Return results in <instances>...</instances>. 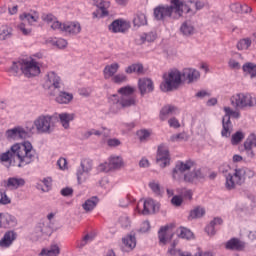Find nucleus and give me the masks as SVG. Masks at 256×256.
Returning <instances> with one entry per match:
<instances>
[{
	"label": "nucleus",
	"mask_w": 256,
	"mask_h": 256,
	"mask_svg": "<svg viewBox=\"0 0 256 256\" xmlns=\"http://www.w3.org/2000/svg\"><path fill=\"white\" fill-rule=\"evenodd\" d=\"M31 131H33V127H27L25 129L21 126H17L6 131V138L12 139L13 141H19V139H29V137H31Z\"/></svg>",
	"instance_id": "obj_10"
},
{
	"label": "nucleus",
	"mask_w": 256,
	"mask_h": 256,
	"mask_svg": "<svg viewBox=\"0 0 256 256\" xmlns=\"http://www.w3.org/2000/svg\"><path fill=\"white\" fill-rule=\"evenodd\" d=\"M161 204L156 202L155 200L148 198L143 202V210L139 209V205L135 207V211L137 213H141V215H151L159 212Z\"/></svg>",
	"instance_id": "obj_12"
},
{
	"label": "nucleus",
	"mask_w": 256,
	"mask_h": 256,
	"mask_svg": "<svg viewBox=\"0 0 256 256\" xmlns=\"http://www.w3.org/2000/svg\"><path fill=\"white\" fill-rule=\"evenodd\" d=\"M34 127L38 133H53L55 130V117L51 115H40L34 120Z\"/></svg>",
	"instance_id": "obj_7"
},
{
	"label": "nucleus",
	"mask_w": 256,
	"mask_h": 256,
	"mask_svg": "<svg viewBox=\"0 0 256 256\" xmlns=\"http://www.w3.org/2000/svg\"><path fill=\"white\" fill-rule=\"evenodd\" d=\"M184 181L186 183H195V181H197L194 170L192 172L184 174Z\"/></svg>",
	"instance_id": "obj_54"
},
{
	"label": "nucleus",
	"mask_w": 256,
	"mask_h": 256,
	"mask_svg": "<svg viewBox=\"0 0 256 256\" xmlns=\"http://www.w3.org/2000/svg\"><path fill=\"white\" fill-rule=\"evenodd\" d=\"M255 172L247 167H237L234 169V173L226 175L225 187L228 191H233L237 185H244L247 179H253Z\"/></svg>",
	"instance_id": "obj_3"
},
{
	"label": "nucleus",
	"mask_w": 256,
	"mask_h": 256,
	"mask_svg": "<svg viewBox=\"0 0 256 256\" xmlns=\"http://www.w3.org/2000/svg\"><path fill=\"white\" fill-rule=\"evenodd\" d=\"M0 205H11V198L7 196V192L2 190V195L0 196Z\"/></svg>",
	"instance_id": "obj_55"
},
{
	"label": "nucleus",
	"mask_w": 256,
	"mask_h": 256,
	"mask_svg": "<svg viewBox=\"0 0 256 256\" xmlns=\"http://www.w3.org/2000/svg\"><path fill=\"white\" fill-rule=\"evenodd\" d=\"M42 20L47 23L53 29V31H59V28L61 27V22L57 20V17L53 14H43Z\"/></svg>",
	"instance_id": "obj_24"
},
{
	"label": "nucleus",
	"mask_w": 256,
	"mask_h": 256,
	"mask_svg": "<svg viewBox=\"0 0 256 256\" xmlns=\"http://www.w3.org/2000/svg\"><path fill=\"white\" fill-rule=\"evenodd\" d=\"M111 81L115 85H123V83H127L128 77L125 73H118L112 77Z\"/></svg>",
	"instance_id": "obj_47"
},
{
	"label": "nucleus",
	"mask_w": 256,
	"mask_h": 256,
	"mask_svg": "<svg viewBox=\"0 0 256 256\" xmlns=\"http://www.w3.org/2000/svg\"><path fill=\"white\" fill-rule=\"evenodd\" d=\"M17 226V218L9 213H0V228L11 229Z\"/></svg>",
	"instance_id": "obj_17"
},
{
	"label": "nucleus",
	"mask_w": 256,
	"mask_h": 256,
	"mask_svg": "<svg viewBox=\"0 0 256 256\" xmlns=\"http://www.w3.org/2000/svg\"><path fill=\"white\" fill-rule=\"evenodd\" d=\"M51 233H53V228H51L49 223H42L36 227V233L32 234V239L37 240L43 237V235H51Z\"/></svg>",
	"instance_id": "obj_21"
},
{
	"label": "nucleus",
	"mask_w": 256,
	"mask_h": 256,
	"mask_svg": "<svg viewBox=\"0 0 256 256\" xmlns=\"http://www.w3.org/2000/svg\"><path fill=\"white\" fill-rule=\"evenodd\" d=\"M25 185V179L18 177H10L6 182V187L8 189H19V187H23Z\"/></svg>",
	"instance_id": "obj_32"
},
{
	"label": "nucleus",
	"mask_w": 256,
	"mask_h": 256,
	"mask_svg": "<svg viewBox=\"0 0 256 256\" xmlns=\"http://www.w3.org/2000/svg\"><path fill=\"white\" fill-rule=\"evenodd\" d=\"M138 87L142 97L143 95H145V93H152V91H154L155 89V86L153 85V80L149 78L139 79Z\"/></svg>",
	"instance_id": "obj_19"
},
{
	"label": "nucleus",
	"mask_w": 256,
	"mask_h": 256,
	"mask_svg": "<svg viewBox=\"0 0 256 256\" xmlns=\"http://www.w3.org/2000/svg\"><path fill=\"white\" fill-rule=\"evenodd\" d=\"M59 119L62 127H64V129H69V122L75 120V114L61 113L59 114Z\"/></svg>",
	"instance_id": "obj_39"
},
{
	"label": "nucleus",
	"mask_w": 256,
	"mask_h": 256,
	"mask_svg": "<svg viewBox=\"0 0 256 256\" xmlns=\"http://www.w3.org/2000/svg\"><path fill=\"white\" fill-rule=\"evenodd\" d=\"M53 45L58 47V49H65V47H67V40L58 38L57 40L53 41Z\"/></svg>",
	"instance_id": "obj_58"
},
{
	"label": "nucleus",
	"mask_w": 256,
	"mask_h": 256,
	"mask_svg": "<svg viewBox=\"0 0 256 256\" xmlns=\"http://www.w3.org/2000/svg\"><path fill=\"white\" fill-rule=\"evenodd\" d=\"M98 203L99 198H97V196L91 197L82 204V209H84L86 213H91V211L97 207Z\"/></svg>",
	"instance_id": "obj_34"
},
{
	"label": "nucleus",
	"mask_w": 256,
	"mask_h": 256,
	"mask_svg": "<svg viewBox=\"0 0 256 256\" xmlns=\"http://www.w3.org/2000/svg\"><path fill=\"white\" fill-rule=\"evenodd\" d=\"M182 77H183V79L188 81V83H193V81H197V79H199V77H201V74L199 73V71H197L195 69L184 68L182 71Z\"/></svg>",
	"instance_id": "obj_25"
},
{
	"label": "nucleus",
	"mask_w": 256,
	"mask_h": 256,
	"mask_svg": "<svg viewBox=\"0 0 256 256\" xmlns=\"http://www.w3.org/2000/svg\"><path fill=\"white\" fill-rule=\"evenodd\" d=\"M41 73L39 62L32 60H24L23 75L25 77H37Z\"/></svg>",
	"instance_id": "obj_13"
},
{
	"label": "nucleus",
	"mask_w": 256,
	"mask_h": 256,
	"mask_svg": "<svg viewBox=\"0 0 256 256\" xmlns=\"http://www.w3.org/2000/svg\"><path fill=\"white\" fill-rule=\"evenodd\" d=\"M253 147L256 148V134H250L244 142L245 151H251Z\"/></svg>",
	"instance_id": "obj_42"
},
{
	"label": "nucleus",
	"mask_w": 256,
	"mask_h": 256,
	"mask_svg": "<svg viewBox=\"0 0 256 256\" xmlns=\"http://www.w3.org/2000/svg\"><path fill=\"white\" fill-rule=\"evenodd\" d=\"M218 225H223V219L221 217H215L209 225L206 226L205 231L208 235H215V233H217L215 229Z\"/></svg>",
	"instance_id": "obj_33"
},
{
	"label": "nucleus",
	"mask_w": 256,
	"mask_h": 256,
	"mask_svg": "<svg viewBox=\"0 0 256 256\" xmlns=\"http://www.w3.org/2000/svg\"><path fill=\"white\" fill-rule=\"evenodd\" d=\"M117 71H119V63L108 64L103 69L104 79L107 81L109 79H113L117 75Z\"/></svg>",
	"instance_id": "obj_23"
},
{
	"label": "nucleus",
	"mask_w": 256,
	"mask_h": 256,
	"mask_svg": "<svg viewBox=\"0 0 256 256\" xmlns=\"http://www.w3.org/2000/svg\"><path fill=\"white\" fill-rule=\"evenodd\" d=\"M93 171V160L84 158L81 160L80 167L77 169L76 176L78 184L81 185L89 179V174Z\"/></svg>",
	"instance_id": "obj_9"
},
{
	"label": "nucleus",
	"mask_w": 256,
	"mask_h": 256,
	"mask_svg": "<svg viewBox=\"0 0 256 256\" xmlns=\"http://www.w3.org/2000/svg\"><path fill=\"white\" fill-rule=\"evenodd\" d=\"M193 165H195V162L192 160H187L186 162L178 161L172 170V177L176 181L181 179V175L185 173V171H189L192 169Z\"/></svg>",
	"instance_id": "obj_15"
},
{
	"label": "nucleus",
	"mask_w": 256,
	"mask_h": 256,
	"mask_svg": "<svg viewBox=\"0 0 256 256\" xmlns=\"http://www.w3.org/2000/svg\"><path fill=\"white\" fill-rule=\"evenodd\" d=\"M119 223L122 229H127V227H129V217L127 216L120 217Z\"/></svg>",
	"instance_id": "obj_63"
},
{
	"label": "nucleus",
	"mask_w": 256,
	"mask_h": 256,
	"mask_svg": "<svg viewBox=\"0 0 256 256\" xmlns=\"http://www.w3.org/2000/svg\"><path fill=\"white\" fill-rule=\"evenodd\" d=\"M148 185L155 195H161V185L159 182L151 181Z\"/></svg>",
	"instance_id": "obj_52"
},
{
	"label": "nucleus",
	"mask_w": 256,
	"mask_h": 256,
	"mask_svg": "<svg viewBox=\"0 0 256 256\" xmlns=\"http://www.w3.org/2000/svg\"><path fill=\"white\" fill-rule=\"evenodd\" d=\"M230 9L233 13H251V7L247 4H241L240 2L232 3Z\"/></svg>",
	"instance_id": "obj_35"
},
{
	"label": "nucleus",
	"mask_w": 256,
	"mask_h": 256,
	"mask_svg": "<svg viewBox=\"0 0 256 256\" xmlns=\"http://www.w3.org/2000/svg\"><path fill=\"white\" fill-rule=\"evenodd\" d=\"M55 101L56 103H60V105H69V103L73 101V95L71 93L59 90Z\"/></svg>",
	"instance_id": "obj_29"
},
{
	"label": "nucleus",
	"mask_w": 256,
	"mask_h": 256,
	"mask_svg": "<svg viewBox=\"0 0 256 256\" xmlns=\"http://www.w3.org/2000/svg\"><path fill=\"white\" fill-rule=\"evenodd\" d=\"M232 107L235 109H245V107H255L256 98L251 94L238 93L230 98Z\"/></svg>",
	"instance_id": "obj_6"
},
{
	"label": "nucleus",
	"mask_w": 256,
	"mask_h": 256,
	"mask_svg": "<svg viewBox=\"0 0 256 256\" xmlns=\"http://www.w3.org/2000/svg\"><path fill=\"white\" fill-rule=\"evenodd\" d=\"M137 247V238L135 237V234L133 232L129 235V249L130 251H133Z\"/></svg>",
	"instance_id": "obj_56"
},
{
	"label": "nucleus",
	"mask_w": 256,
	"mask_h": 256,
	"mask_svg": "<svg viewBox=\"0 0 256 256\" xmlns=\"http://www.w3.org/2000/svg\"><path fill=\"white\" fill-rule=\"evenodd\" d=\"M122 251L127 252L129 249V235H126L124 238H122Z\"/></svg>",
	"instance_id": "obj_64"
},
{
	"label": "nucleus",
	"mask_w": 256,
	"mask_h": 256,
	"mask_svg": "<svg viewBox=\"0 0 256 256\" xmlns=\"http://www.w3.org/2000/svg\"><path fill=\"white\" fill-rule=\"evenodd\" d=\"M225 115L223 116V119L231 121L232 119H239L241 117V112L237 110L231 109V107H224Z\"/></svg>",
	"instance_id": "obj_40"
},
{
	"label": "nucleus",
	"mask_w": 256,
	"mask_h": 256,
	"mask_svg": "<svg viewBox=\"0 0 256 256\" xmlns=\"http://www.w3.org/2000/svg\"><path fill=\"white\" fill-rule=\"evenodd\" d=\"M97 169L100 173H109V171H111V168L109 167V162L100 164Z\"/></svg>",
	"instance_id": "obj_61"
},
{
	"label": "nucleus",
	"mask_w": 256,
	"mask_h": 256,
	"mask_svg": "<svg viewBox=\"0 0 256 256\" xmlns=\"http://www.w3.org/2000/svg\"><path fill=\"white\" fill-rule=\"evenodd\" d=\"M61 253V248L59 245L52 244L49 248H43L39 253V256H59Z\"/></svg>",
	"instance_id": "obj_31"
},
{
	"label": "nucleus",
	"mask_w": 256,
	"mask_h": 256,
	"mask_svg": "<svg viewBox=\"0 0 256 256\" xmlns=\"http://www.w3.org/2000/svg\"><path fill=\"white\" fill-rule=\"evenodd\" d=\"M108 147H119L121 145V140L117 138H110L107 140Z\"/></svg>",
	"instance_id": "obj_60"
},
{
	"label": "nucleus",
	"mask_w": 256,
	"mask_h": 256,
	"mask_svg": "<svg viewBox=\"0 0 256 256\" xmlns=\"http://www.w3.org/2000/svg\"><path fill=\"white\" fill-rule=\"evenodd\" d=\"M20 20L23 21V23H20L18 25L19 31H21V33H23L24 35H31V28H27L25 26V23H28L30 25H33V23H37V21H39V15H37V13L31 14L24 12L20 15Z\"/></svg>",
	"instance_id": "obj_11"
},
{
	"label": "nucleus",
	"mask_w": 256,
	"mask_h": 256,
	"mask_svg": "<svg viewBox=\"0 0 256 256\" xmlns=\"http://www.w3.org/2000/svg\"><path fill=\"white\" fill-rule=\"evenodd\" d=\"M108 29L112 33H125L129 29V24L123 19H116L108 26Z\"/></svg>",
	"instance_id": "obj_18"
},
{
	"label": "nucleus",
	"mask_w": 256,
	"mask_h": 256,
	"mask_svg": "<svg viewBox=\"0 0 256 256\" xmlns=\"http://www.w3.org/2000/svg\"><path fill=\"white\" fill-rule=\"evenodd\" d=\"M136 135L141 143H145V141H147V139L151 137V132H149V130L143 129L137 131Z\"/></svg>",
	"instance_id": "obj_51"
},
{
	"label": "nucleus",
	"mask_w": 256,
	"mask_h": 256,
	"mask_svg": "<svg viewBox=\"0 0 256 256\" xmlns=\"http://www.w3.org/2000/svg\"><path fill=\"white\" fill-rule=\"evenodd\" d=\"M15 239H17V233H15V231H7L0 240V247H2V249L9 248L13 245Z\"/></svg>",
	"instance_id": "obj_22"
},
{
	"label": "nucleus",
	"mask_w": 256,
	"mask_h": 256,
	"mask_svg": "<svg viewBox=\"0 0 256 256\" xmlns=\"http://www.w3.org/2000/svg\"><path fill=\"white\" fill-rule=\"evenodd\" d=\"M174 224H167L165 226H162L158 231V238L160 243H163L165 245L167 243V233L171 231V229H174Z\"/></svg>",
	"instance_id": "obj_30"
},
{
	"label": "nucleus",
	"mask_w": 256,
	"mask_h": 256,
	"mask_svg": "<svg viewBox=\"0 0 256 256\" xmlns=\"http://www.w3.org/2000/svg\"><path fill=\"white\" fill-rule=\"evenodd\" d=\"M164 81L160 84V89L163 93H169L179 89L183 84V74L178 69H173L168 74L163 75Z\"/></svg>",
	"instance_id": "obj_5"
},
{
	"label": "nucleus",
	"mask_w": 256,
	"mask_h": 256,
	"mask_svg": "<svg viewBox=\"0 0 256 256\" xmlns=\"http://www.w3.org/2000/svg\"><path fill=\"white\" fill-rule=\"evenodd\" d=\"M156 163L162 169H165V167H167V165L171 163V157L169 156V149H167V147H165V145L163 144L158 146Z\"/></svg>",
	"instance_id": "obj_14"
},
{
	"label": "nucleus",
	"mask_w": 256,
	"mask_h": 256,
	"mask_svg": "<svg viewBox=\"0 0 256 256\" xmlns=\"http://www.w3.org/2000/svg\"><path fill=\"white\" fill-rule=\"evenodd\" d=\"M93 239H95V235L86 234L79 244L80 249H83V247H85V245H87V243H91V241H93Z\"/></svg>",
	"instance_id": "obj_53"
},
{
	"label": "nucleus",
	"mask_w": 256,
	"mask_h": 256,
	"mask_svg": "<svg viewBox=\"0 0 256 256\" xmlns=\"http://www.w3.org/2000/svg\"><path fill=\"white\" fill-rule=\"evenodd\" d=\"M58 31H61L62 33H68V35H79V33H81V24H79V22H60Z\"/></svg>",
	"instance_id": "obj_16"
},
{
	"label": "nucleus",
	"mask_w": 256,
	"mask_h": 256,
	"mask_svg": "<svg viewBox=\"0 0 256 256\" xmlns=\"http://www.w3.org/2000/svg\"><path fill=\"white\" fill-rule=\"evenodd\" d=\"M157 39V33L155 32H148V33H143L140 36L141 43H153Z\"/></svg>",
	"instance_id": "obj_48"
},
{
	"label": "nucleus",
	"mask_w": 256,
	"mask_h": 256,
	"mask_svg": "<svg viewBox=\"0 0 256 256\" xmlns=\"http://www.w3.org/2000/svg\"><path fill=\"white\" fill-rule=\"evenodd\" d=\"M35 157H37V152L33 149V144L24 141L12 145L8 151L0 154V161L21 169L31 165L35 161Z\"/></svg>",
	"instance_id": "obj_1"
},
{
	"label": "nucleus",
	"mask_w": 256,
	"mask_h": 256,
	"mask_svg": "<svg viewBox=\"0 0 256 256\" xmlns=\"http://www.w3.org/2000/svg\"><path fill=\"white\" fill-rule=\"evenodd\" d=\"M177 111V107L173 105H165L161 108L159 113L160 121H167L169 119V115H173Z\"/></svg>",
	"instance_id": "obj_27"
},
{
	"label": "nucleus",
	"mask_w": 256,
	"mask_h": 256,
	"mask_svg": "<svg viewBox=\"0 0 256 256\" xmlns=\"http://www.w3.org/2000/svg\"><path fill=\"white\" fill-rule=\"evenodd\" d=\"M177 235L180 239H186L187 241H189L195 237V235L192 233V231L185 227H180L177 230Z\"/></svg>",
	"instance_id": "obj_41"
},
{
	"label": "nucleus",
	"mask_w": 256,
	"mask_h": 256,
	"mask_svg": "<svg viewBox=\"0 0 256 256\" xmlns=\"http://www.w3.org/2000/svg\"><path fill=\"white\" fill-rule=\"evenodd\" d=\"M117 93L108 97L111 113H119L129 107V85L119 88Z\"/></svg>",
	"instance_id": "obj_4"
},
{
	"label": "nucleus",
	"mask_w": 256,
	"mask_h": 256,
	"mask_svg": "<svg viewBox=\"0 0 256 256\" xmlns=\"http://www.w3.org/2000/svg\"><path fill=\"white\" fill-rule=\"evenodd\" d=\"M148 24L147 15L144 13L138 12L134 15L133 18V30L137 31L140 27H145Z\"/></svg>",
	"instance_id": "obj_26"
},
{
	"label": "nucleus",
	"mask_w": 256,
	"mask_h": 256,
	"mask_svg": "<svg viewBox=\"0 0 256 256\" xmlns=\"http://www.w3.org/2000/svg\"><path fill=\"white\" fill-rule=\"evenodd\" d=\"M108 165L111 171L121 169L123 167V158L121 156H110Z\"/></svg>",
	"instance_id": "obj_37"
},
{
	"label": "nucleus",
	"mask_w": 256,
	"mask_h": 256,
	"mask_svg": "<svg viewBox=\"0 0 256 256\" xmlns=\"http://www.w3.org/2000/svg\"><path fill=\"white\" fill-rule=\"evenodd\" d=\"M13 33V29L7 25H3L0 27V41H5L6 39H10Z\"/></svg>",
	"instance_id": "obj_43"
},
{
	"label": "nucleus",
	"mask_w": 256,
	"mask_h": 256,
	"mask_svg": "<svg viewBox=\"0 0 256 256\" xmlns=\"http://www.w3.org/2000/svg\"><path fill=\"white\" fill-rule=\"evenodd\" d=\"M245 139V134L241 131H237L232 135L231 143L232 145H239Z\"/></svg>",
	"instance_id": "obj_49"
},
{
	"label": "nucleus",
	"mask_w": 256,
	"mask_h": 256,
	"mask_svg": "<svg viewBox=\"0 0 256 256\" xmlns=\"http://www.w3.org/2000/svg\"><path fill=\"white\" fill-rule=\"evenodd\" d=\"M245 247V242L241 241L239 238H231L225 244V249L228 251H244Z\"/></svg>",
	"instance_id": "obj_20"
},
{
	"label": "nucleus",
	"mask_w": 256,
	"mask_h": 256,
	"mask_svg": "<svg viewBox=\"0 0 256 256\" xmlns=\"http://www.w3.org/2000/svg\"><path fill=\"white\" fill-rule=\"evenodd\" d=\"M256 64L251 63V62H247L243 65L242 69L244 71V73H249V75L251 74V72L253 71V68L255 67Z\"/></svg>",
	"instance_id": "obj_62"
},
{
	"label": "nucleus",
	"mask_w": 256,
	"mask_h": 256,
	"mask_svg": "<svg viewBox=\"0 0 256 256\" xmlns=\"http://www.w3.org/2000/svg\"><path fill=\"white\" fill-rule=\"evenodd\" d=\"M180 31L182 34L186 35V37H189V35H193V32L195 31V27H193L191 22L186 21L181 25Z\"/></svg>",
	"instance_id": "obj_44"
},
{
	"label": "nucleus",
	"mask_w": 256,
	"mask_h": 256,
	"mask_svg": "<svg viewBox=\"0 0 256 256\" xmlns=\"http://www.w3.org/2000/svg\"><path fill=\"white\" fill-rule=\"evenodd\" d=\"M23 67H24V60L13 62L12 66L9 69L10 75H13V77H17L18 75H23Z\"/></svg>",
	"instance_id": "obj_36"
},
{
	"label": "nucleus",
	"mask_w": 256,
	"mask_h": 256,
	"mask_svg": "<svg viewBox=\"0 0 256 256\" xmlns=\"http://www.w3.org/2000/svg\"><path fill=\"white\" fill-rule=\"evenodd\" d=\"M203 215H205V208L196 206L193 210L190 211L189 219H201Z\"/></svg>",
	"instance_id": "obj_45"
},
{
	"label": "nucleus",
	"mask_w": 256,
	"mask_h": 256,
	"mask_svg": "<svg viewBox=\"0 0 256 256\" xmlns=\"http://www.w3.org/2000/svg\"><path fill=\"white\" fill-rule=\"evenodd\" d=\"M43 87L49 91V95L52 97L57 96V93L61 89V77L54 71L48 72Z\"/></svg>",
	"instance_id": "obj_8"
},
{
	"label": "nucleus",
	"mask_w": 256,
	"mask_h": 256,
	"mask_svg": "<svg viewBox=\"0 0 256 256\" xmlns=\"http://www.w3.org/2000/svg\"><path fill=\"white\" fill-rule=\"evenodd\" d=\"M184 9H187V5L183 6V1H173L171 5H159L154 8V19H156V21L181 19Z\"/></svg>",
	"instance_id": "obj_2"
},
{
	"label": "nucleus",
	"mask_w": 256,
	"mask_h": 256,
	"mask_svg": "<svg viewBox=\"0 0 256 256\" xmlns=\"http://www.w3.org/2000/svg\"><path fill=\"white\" fill-rule=\"evenodd\" d=\"M251 47V40L249 38H244L241 39L238 43H237V49L239 51H243L245 49H249Z\"/></svg>",
	"instance_id": "obj_50"
},
{
	"label": "nucleus",
	"mask_w": 256,
	"mask_h": 256,
	"mask_svg": "<svg viewBox=\"0 0 256 256\" xmlns=\"http://www.w3.org/2000/svg\"><path fill=\"white\" fill-rule=\"evenodd\" d=\"M168 125L172 129H179V127H181V123H179V120L175 117H172L168 120Z\"/></svg>",
	"instance_id": "obj_59"
},
{
	"label": "nucleus",
	"mask_w": 256,
	"mask_h": 256,
	"mask_svg": "<svg viewBox=\"0 0 256 256\" xmlns=\"http://www.w3.org/2000/svg\"><path fill=\"white\" fill-rule=\"evenodd\" d=\"M129 73H135L136 75H144L145 68L141 63H134L129 66Z\"/></svg>",
	"instance_id": "obj_46"
},
{
	"label": "nucleus",
	"mask_w": 256,
	"mask_h": 256,
	"mask_svg": "<svg viewBox=\"0 0 256 256\" xmlns=\"http://www.w3.org/2000/svg\"><path fill=\"white\" fill-rule=\"evenodd\" d=\"M97 6V11L93 12L92 14L94 19H96L97 17H107L109 15V11H107V8L109 7V1H101Z\"/></svg>",
	"instance_id": "obj_28"
},
{
	"label": "nucleus",
	"mask_w": 256,
	"mask_h": 256,
	"mask_svg": "<svg viewBox=\"0 0 256 256\" xmlns=\"http://www.w3.org/2000/svg\"><path fill=\"white\" fill-rule=\"evenodd\" d=\"M171 203L174 205V207H181V205H183V197L180 195H175L172 197Z\"/></svg>",
	"instance_id": "obj_57"
},
{
	"label": "nucleus",
	"mask_w": 256,
	"mask_h": 256,
	"mask_svg": "<svg viewBox=\"0 0 256 256\" xmlns=\"http://www.w3.org/2000/svg\"><path fill=\"white\" fill-rule=\"evenodd\" d=\"M231 129H233V124L231 123V120H226L225 118H222V130L221 135L222 137L229 138L231 137Z\"/></svg>",
	"instance_id": "obj_38"
}]
</instances>
